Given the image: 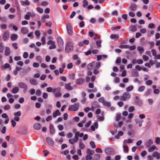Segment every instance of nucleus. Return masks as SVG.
Segmentation results:
<instances>
[{"instance_id": "obj_45", "label": "nucleus", "mask_w": 160, "mask_h": 160, "mask_svg": "<svg viewBox=\"0 0 160 160\" xmlns=\"http://www.w3.org/2000/svg\"><path fill=\"white\" fill-rule=\"evenodd\" d=\"M35 35L37 36V38H39V36L40 35V32L39 30L36 31L35 32Z\"/></svg>"}, {"instance_id": "obj_8", "label": "nucleus", "mask_w": 160, "mask_h": 160, "mask_svg": "<svg viewBox=\"0 0 160 160\" xmlns=\"http://www.w3.org/2000/svg\"><path fill=\"white\" fill-rule=\"evenodd\" d=\"M57 42L60 47H63V42L62 39L60 37L57 38Z\"/></svg>"}, {"instance_id": "obj_63", "label": "nucleus", "mask_w": 160, "mask_h": 160, "mask_svg": "<svg viewBox=\"0 0 160 160\" xmlns=\"http://www.w3.org/2000/svg\"><path fill=\"white\" fill-rule=\"evenodd\" d=\"M28 53L27 52H24L23 55V58L25 59H26L28 58Z\"/></svg>"}, {"instance_id": "obj_19", "label": "nucleus", "mask_w": 160, "mask_h": 160, "mask_svg": "<svg viewBox=\"0 0 160 160\" xmlns=\"http://www.w3.org/2000/svg\"><path fill=\"white\" fill-rule=\"evenodd\" d=\"M29 82L31 84L34 85H36L38 84L36 80L33 78H31Z\"/></svg>"}, {"instance_id": "obj_17", "label": "nucleus", "mask_w": 160, "mask_h": 160, "mask_svg": "<svg viewBox=\"0 0 160 160\" xmlns=\"http://www.w3.org/2000/svg\"><path fill=\"white\" fill-rule=\"evenodd\" d=\"M78 141V139L75 137L74 138H72L69 139L68 142L71 144H73L77 142Z\"/></svg>"}, {"instance_id": "obj_59", "label": "nucleus", "mask_w": 160, "mask_h": 160, "mask_svg": "<svg viewBox=\"0 0 160 160\" xmlns=\"http://www.w3.org/2000/svg\"><path fill=\"white\" fill-rule=\"evenodd\" d=\"M53 89L52 87H49L46 88V91L48 92H53Z\"/></svg>"}, {"instance_id": "obj_28", "label": "nucleus", "mask_w": 160, "mask_h": 160, "mask_svg": "<svg viewBox=\"0 0 160 160\" xmlns=\"http://www.w3.org/2000/svg\"><path fill=\"white\" fill-rule=\"evenodd\" d=\"M10 53V50L9 48L6 47L5 51V54L6 56H9Z\"/></svg>"}, {"instance_id": "obj_6", "label": "nucleus", "mask_w": 160, "mask_h": 160, "mask_svg": "<svg viewBox=\"0 0 160 160\" xmlns=\"http://www.w3.org/2000/svg\"><path fill=\"white\" fill-rule=\"evenodd\" d=\"M67 29L68 34L69 35H72V34L73 32L72 26L70 24L68 23L67 24Z\"/></svg>"}, {"instance_id": "obj_11", "label": "nucleus", "mask_w": 160, "mask_h": 160, "mask_svg": "<svg viewBox=\"0 0 160 160\" xmlns=\"http://www.w3.org/2000/svg\"><path fill=\"white\" fill-rule=\"evenodd\" d=\"M85 81L84 79L83 78H79L76 80V83L78 85H82L83 84Z\"/></svg>"}, {"instance_id": "obj_58", "label": "nucleus", "mask_w": 160, "mask_h": 160, "mask_svg": "<svg viewBox=\"0 0 160 160\" xmlns=\"http://www.w3.org/2000/svg\"><path fill=\"white\" fill-rule=\"evenodd\" d=\"M101 42H102L100 40H98L96 41V44L98 47H101Z\"/></svg>"}, {"instance_id": "obj_62", "label": "nucleus", "mask_w": 160, "mask_h": 160, "mask_svg": "<svg viewBox=\"0 0 160 160\" xmlns=\"http://www.w3.org/2000/svg\"><path fill=\"white\" fill-rule=\"evenodd\" d=\"M29 92L31 95H33L35 93V90L34 89L32 88L29 90Z\"/></svg>"}, {"instance_id": "obj_2", "label": "nucleus", "mask_w": 160, "mask_h": 160, "mask_svg": "<svg viewBox=\"0 0 160 160\" xmlns=\"http://www.w3.org/2000/svg\"><path fill=\"white\" fill-rule=\"evenodd\" d=\"M72 44L70 42H68L66 46L65 51L67 52H71L72 50Z\"/></svg>"}, {"instance_id": "obj_61", "label": "nucleus", "mask_w": 160, "mask_h": 160, "mask_svg": "<svg viewBox=\"0 0 160 160\" xmlns=\"http://www.w3.org/2000/svg\"><path fill=\"white\" fill-rule=\"evenodd\" d=\"M160 142V138L158 137L156 138L155 142L157 144H159Z\"/></svg>"}, {"instance_id": "obj_64", "label": "nucleus", "mask_w": 160, "mask_h": 160, "mask_svg": "<svg viewBox=\"0 0 160 160\" xmlns=\"http://www.w3.org/2000/svg\"><path fill=\"white\" fill-rule=\"evenodd\" d=\"M147 154V152L145 150L142 151L141 153V156L142 157H144Z\"/></svg>"}, {"instance_id": "obj_16", "label": "nucleus", "mask_w": 160, "mask_h": 160, "mask_svg": "<svg viewBox=\"0 0 160 160\" xmlns=\"http://www.w3.org/2000/svg\"><path fill=\"white\" fill-rule=\"evenodd\" d=\"M95 68L94 62H93L88 64L87 66V68L89 70H92Z\"/></svg>"}, {"instance_id": "obj_18", "label": "nucleus", "mask_w": 160, "mask_h": 160, "mask_svg": "<svg viewBox=\"0 0 160 160\" xmlns=\"http://www.w3.org/2000/svg\"><path fill=\"white\" fill-rule=\"evenodd\" d=\"M41 125L38 123H36L33 125V128L37 130L40 129L41 128Z\"/></svg>"}, {"instance_id": "obj_56", "label": "nucleus", "mask_w": 160, "mask_h": 160, "mask_svg": "<svg viewBox=\"0 0 160 160\" xmlns=\"http://www.w3.org/2000/svg\"><path fill=\"white\" fill-rule=\"evenodd\" d=\"M151 52L152 53V55L154 56L155 57L157 55V52L154 49H152L151 50Z\"/></svg>"}, {"instance_id": "obj_51", "label": "nucleus", "mask_w": 160, "mask_h": 160, "mask_svg": "<svg viewBox=\"0 0 160 160\" xmlns=\"http://www.w3.org/2000/svg\"><path fill=\"white\" fill-rule=\"evenodd\" d=\"M121 118V115L119 113H117L116 115V120L118 121Z\"/></svg>"}, {"instance_id": "obj_5", "label": "nucleus", "mask_w": 160, "mask_h": 160, "mask_svg": "<svg viewBox=\"0 0 160 160\" xmlns=\"http://www.w3.org/2000/svg\"><path fill=\"white\" fill-rule=\"evenodd\" d=\"M18 86L20 88H23L24 91H26L28 89L27 85L23 82H20L19 83Z\"/></svg>"}, {"instance_id": "obj_35", "label": "nucleus", "mask_w": 160, "mask_h": 160, "mask_svg": "<svg viewBox=\"0 0 160 160\" xmlns=\"http://www.w3.org/2000/svg\"><path fill=\"white\" fill-rule=\"evenodd\" d=\"M145 88V87L144 86H142L139 87L138 89V91L139 92H142L144 91Z\"/></svg>"}, {"instance_id": "obj_60", "label": "nucleus", "mask_w": 160, "mask_h": 160, "mask_svg": "<svg viewBox=\"0 0 160 160\" xmlns=\"http://www.w3.org/2000/svg\"><path fill=\"white\" fill-rule=\"evenodd\" d=\"M55 42L52 40H49L47 42V44L48 45H55Z\"/></svg>"}, {"instance_id": "obj_14", "label": "nucleus", "mask_w": 160, "mask_h": 160, "mask_svg": "<svg viewBox=\"0 0 160 160\" xmlns=\"http://www.w3.org/2000/svg\"><path fill=\"white\" fill-rule=\"evenodd\" d=\"M153 143V141L151 139H149L145 142V145L147 148H148Z\"/></svg>"}, {"instance_id": "obj_15", "label": "nucleus", "mask_w": 160, "mask_h": 160, "mask_svg": "<svg viewBox=\"0 0 160 160\" xmlns=\"http://www.w3.org/2000/svg\"><path fill=\"white\" fill-rule=\"evenodd\" d=\"M9 37V33L7 31L5 32L3 35V39L6 41V40Z\"/></svg>"}, {"instance_id": "obj_38", "label": "nucleus", "mask_w": 160, "mask_h": 160, "mask_svg": "<svg viewBox=\"0 0 160 160\" xmlns=\"http://www.w3.org/2000/svg\"><path fill=\"white\" fill-rule=\"evenodd\" d=\"M75 74L72 73L68 75L69 78L72 80H73L75 79Z\"/></svg>"}, {"instance_id": "obj_47", "label": "nucleus", "mask_w": 160, "mask_h": 160, "mask_svg": "<svg viewBox=\"0 0 160 160\" xmlns=\"http://www.w3.org/2000/svg\"><path fill=\"white\" fill-rule=\"evenodd\" d=\"M119 47L121 48H128L129 45H120Z\"/></svg>"}, {"instance_id": "obj_57", "label": "nucleus", "mask_w": 160, "mask_h": 160, "mask_svg": "<svg viewBox=\"0 0 160 160\" xmlns=\"http://www.w3.org/2000/svg\"><path fill=\"white\" fill-rule=\"evenodd\" d=\"M152 83V81L151 80L147 81L146 82V84L148 85H151Z\"/></svg>"}, {"instance_id": "obj_20", "label": "nucleus", "mask_w": 160, "mask_h": 160, "mask_svg": "<svg viewBox=\"0 0 160 160\" xmlns=\"http://www.w3.org/2000/svg\"><path fill=\"white\" fill-rule=\"evenodd\" d=\"M61 112L58 110H57L56 111L54 112L52 114L53 117L54 118H56L57 116L61 115Z\"/></svg>"}, {"instance_id": "obj_40", "label": "nucleus", "mask_w": 160, "mask_h": 160, "mask_svg": "<svg viewBox=\"0 0 160 160\" xmlns=\"http://www.w3.org/2000/svg\"><path fill=\"white\" fill-rule=\"evenodd\" d=\"M83 7L84 8L86 7L88 4V2L86 0H83L82 2Z\"/></svg>"}, {"instance_id": "obj_48", "label": "nucleus", "mask_w": 160, "mask_h": 160, "mask_svg": "<svg viewBox=\"0 0 160 160\" xmlns=\"http://www.w3.org/2000/svg\"><path fill=\"white\" fill-rule=\"evenodd\" d=\"M57 128L60 131H62L64 129L63 126L61 124H59L57 126Z\"/></svg>"}, {"instance_id": "obj_4", "label": "nucleus", "mask_w": 160, "mask_h": 160, "mask_svg": "<svg viewBox=\"0 0 160 160\" xmlns=\"http://www.w3.org/2000/svg\"><path fill=\"white\" fill-rule=\"evenodd\" d=\"M60 89L59 88L53 89V92L56 97H59L61 96Z\"/></svg>"}, {"instance_id": "obj_53", "label": "nucleus", "mask_w": 160, "mask_h": 160, "mask_svg": "<svg viewBox=\"0 0 160 160\" xmlns=\"http://www.w3.org/2000/svg\"><path fill=\"white\" fill-rule=\"evenodd\" d=\"M123 148L124 151L125 152H128V147L127 145H124L123 146Z\"/></svg>"}, {"instance_id": "obj_26", "label": "nucleus", "mask_w": 160, "mask_h": 160, "mask_svg": "<svg viewBox=\"0 0 160 160\" xmlns=\"http://www.w3.org/2000/svg\"><path fill=\"white\" fill-rule=\"evenodd\" d=\"M129 29L130 31L133 32H136L137 30V28L134 25H132L130 26Z\"/></svg>"}, {"instance_id": "obj_42", "label": "nucleus", "mask_w": 160, "mask_h": 160, "mask_svg": "<svg viewBox=\"0 0 160 160\" xmlns=\"http://www.w3.org/2000/svg\"><path fill=\"white\" fill-rule=\"evenodd\" d=\"M24 18L26 20H29L30 18V12H28L27 14L25 15L24 16Z\"/></svg>"}, {"instance_id": "obj_33", "label": "nucleus", "mask_w": 160, "mask_h": 160, "mask_svg": "<svg viewBox=\"0 0 160 160\" xmlns=\"http://www.w3.org/2000/svg\"><path fill=\"white\" fill-rule=\"evenodd\" d=\"M94 64H95V68L97 69L101 67V63L100 62H96L94 61Z\"/></svg>"}, {"instance_id": "obj_41", "label": "nucleus", "mask_w": 160, "mask_h": 160, "mask_svg": "<svg viewBox=\"0 0 160 160\" xmlns=\"http://www.w3.org/2000/svg\"><path fill=\"white\" fill-rule=\"evenodd\" d=\"M94 151H92L89 149H87V153L88 154H89L90 155H92L94 154Z\"/></svg>"}, {"instance_id": "obj_21", "label": "nucleus", "mask_w": 160, "mask_h": 160, "mask_svg": "<svg viewBox=\"0 0 160 160\" xmlns=\"http://www.w3.org/2000/svg\"><path fill=\"white\" fill-rule=\"evenodd\" d=\"M152 156L153 157H156L158 159L160 158V154L157 151L154 152L152 154Z\"/></svg>"}, {"instance_id": "obj_13", "label": "nucleus", "mask_w": 160, "mask_h": 160, "mask_svg": "<svg viewBox=\"0 0 160 160\" xmlns=\"http://www.w3.org/2000/svg\"><path fill=\"white\" fill-rule=\"evenodd\" d=\"M84 134L83 133H80L78 131L77 132L75 135V137L77 138L78 140L79 139V137L82 138Z\"/></svg>"}, {"instance_id": "obj_39", "label": "nucleus", "mask_w": 160, "mask_h": 160, "mask_svg": "<svg viewBox=\"0 0 160 160\" xmlns=\"http://www.w3.org/2000/svg\"><path fill=\"white\" fill-rule=\"evenodd\" d=\"M98 101L102 103L103 105L105 103L106 101L104 100V98L103 97H101L99 98L98 100Z\"/></svg>"}, {"instance_id": "obj_43", "label": "nucleus", "mask_w": 160, "mask_h": 160, "mask_svg": "<svg viewBox=\"0 0 160 160\" xmlns=\"http://www.w3.org/2000/svg\"><path fill=\"white\" fill-rule=\"evenodd\" d=\"M135 110V108L133 106H130L128 109V111L129 112H132L134 111Z\"/></svg>"}, {"instance_id": "obj_37", "label": "nucleus", "mask_w": 160, "mask_h": 160, "mask_svg": "<svg viewBox=\"0 0 160 160\" xmlns=\"http://www.w3.org/2000/svg\"><path fill=\"white\" fill-rule=\"evenodd\" d=\"M20 2L21 5L23 6L28 5H29V2L27 0L25 1H21Z\"/></svg>"}, {"instance_id": "obj_46", "label": "nucleus", "mask_w": 160, "mask_h": 160, "mask_svg": "<svg viewBox=\"0 0 160 160\" xmlns=\"http://www.w3.org/2000/svg\"><path fill=\"white\" fill-rule=\"evenodd\" d=\"M142 58L145 61H147L148 60L149 58L148 56L146 55H143L142 57Z\"/></svg>"}, {"instance_id": "obj_32", "label": "nucleus", "mask_w": 160, "mask_h": 160, "mask_svg": "<svg viewBox=\"0 0 160 160\" xmlns=\"http://www.w3.org/2000/svg\"><path fill=\"white\" fill-rule=\"evenodd\" d=\"M46 141L50 144L51 145L53 144V140L50 138L47 137L46 138Z\"/></svg>"}, {"instance_id": "obj_50", "label": "nucleus", "mask_w": 160, "mask_h": 160, "mask_svg": "<svg viewBox=\"0 0 160 160\" xmlns=\"http://www.w3.org/2000/svg\"><path fill=\"white\" fill-rule=\"evenodd\" d=\"M37 61L41 63L42 61V58L40 56H38L36 57Z\"/></svg>"}, {"instance_id": "obj_31", "label": "nucleus", "mask_w": 160, "mask_h": 160, "mask_svg": "<svg viewBox=\"0 0 160 160\" xmlns=\"http://www.w3.org/2000/svg\"><path fill=\"white\" fill-rule=\"evenodd\" d=\"M155 145H153L148 149V151L149 152H151L153 151L156 148Z\"/></svg>"}, {"instance_id": "obj_22", "label": "nucleus", "mask_w": 160, "mask_h": 160, "mask_svg": "<svg viewBox=\"0 0 160 160\" xmlns=\"http://www.w3.org/2000/svg\"><path fill=\"white\" fill-rule=\"evenodd\" d=\"M129 8L131 10L135 11L137 8V6L136 5L134 4H132Z\"/></svg>"}, {"instance_id": "obj_10", "label": "nucleus", "mask_w": 160, "mask_h": 160, "mask_svg": "<svg viewBox=\"0 0 160 160\" xmlns=\"http://www.w3.org/2000/svg\"><path fill=\"white\" fill-rule=\"evenodd\" d=\"M135 121L136 124H138L139 127H141L142 126V123L143 122V120L140 119L139 118L135 119Z\"/></svg>"}, {"instance_id": "obj_52", "label": "nucleus", "mask_w": 160, "mask_h": 160, "mask_svg": "<svg viewBox=\"0 0 160 160\" xmlns=\"http://www.w3.org/2000/svg\"><path fill=\"white\" fill-rule=\"evenodd\" d=\"M13 114L14 116H16L19 117L21 115V113L20 111H19L17 112L14 113Z\"/></svg>"}, {"instance_id": "obj_12", "label": "nucleus", "mask_w": 160, "mask_h": 160, "mask_svg": "<svg viewBox=\"0 0 160 160\" xmlns=\"http://www.w3.org/2000/svg\"><path fill=\"white\" fill-rule=\"evenodd\" d=\"M49 128L50 129V133L52 135L55 132V130L53 125L52 124H50Z\"/></svg>"}, {"instance_id": "obj_54", "label": "nucleus", "mask_w": 160, "mask_h": 160, "mask_svg": "<svg viewBox=\"0 0 160 160\" xmlns=\"http://www.w3.org/2000/svg\"><path fill=\"white\" fill-rule=\"evenodd\" d=\"M150 89H148L147 90L145 93L144 95L145 96H148L150 95Z\"/></svg>"}, {"instance_id": "obj_27", "label": "nucleus", "mask_w": 160, "mask_h": 160, "mask_svg": "<svg viewBox=\"0 0 160 160\" xmlns=\"http://www.w3.org/2000/svg\"><path fill=\"white\" fill-rule=\"evenodd\" d=\"M18 36L17 34H12L11 37V38L12 41L16 40L18 38Z\"/></svg>"}, {"instance_id": "obj_36", "label": "nucleus", "mask_w": 160, "mask_h": 160, "mask_svg": "<svg viewBox=\"0 0 160 160\" xmlns=\"http://www.w3.org/2000/svg\"><path fill=\"white\" fill-rule=\"evenodd\" d=\"M85 147V145L82 142H80L79 144V148L80 149H83Z\"/></svg>"}, {"instance_id": "obj_49", "label": "nucleus", "mask_w": 160, "mask_h": 160, "mask_svg": "<svg viewBox=\"0 0 160 160\" xmlns=\"http://www.w3.org/2000/svg\"><path fill=\"white\" fill-rule=\"evenodd\" d=\"M136 102L138 105L139 106H141L142 104V101L140 99H137Z\"/></svg>"}, {"instance_id": "obj_9", "label": "nucleus", "mask_w": 160, "mask_h": 160, "mask_svg": "<svg viewBox=\"0 0 160 160\" xmlns=\"http://www.w3.org/2000/svg\"><path fill=\"white\" fill-rule=\"evenodd\" d=\"M132 63L134 64H142L143 62V61L141 59H138L137 60L135 58H134L132 59Z\"/></svg>"}, {"instance_id": "obj_29", "label": "nucleus", "mask_w": 160, "mask_h": 160, "mask_svg": "<svg viewBox=\"0 0 160 160\" xmlns=\"http://www.w3.org/2000/svg\"><path fill=\"white\" fill-rule=\"evenodd\" d=\"M19 91V88L18 87H15L12 90V92L13 93L15 94L17 93Z\"/></svg>"}, {"instance_id": "obj_34", "label": "nucleus", "mask_w": 160, "mask_h": 160, "mask_svg": "<svg viewBox=\"0 0 160 160\" xmlns=\"http://www.w3.org/2000/svg\"><path fill=\"white\" fill-rule=\"evenodd\" d=\"M110 38L112 39H116L117 40L119 38L117 34H112L110 36Z\"/></svg>"}, {"instance_id": "obj_55", "label": "nucleus", "mask_w": 160, "mask_h": 160, "mask_svg": "<svg viewBox=\"0 0 160 160\" xmlns=\"http://www.w3.org/2000/svg\"><path fill=\"white\" fill-rule=\"evenodd\" d=\"M37 10L40 13H42L43 12V9L40 7L37 8Z\"/></svg>"}, {"instance_id": "obj_30", "label": "nucleus", "mask_w": 160, "mask_h": 160, "mask_svg": "<svg viewBox=\"0 0 160 160\" xmlns=\"http://www.w3.org/2000/svg\"><path fill=\"white\" fill-rule=\"evenodd\" d=\"M133 86L132 85H131L126 88V90L127 91V92H129L132 91L133 89Z\"/></svg>"}, {"instance_id": "obj_1", "label": "nucleus", "mask_w": 160, "mask_h": 160, "mask_svg": "<svg viewBox=\"0 0 160 160\" xmlns=\"http://www.w3.org/2000/svg\"><path fill=\"white\" fill-rule=\"evenodd\" d=\"M131 97V94L128 92H125L122 96L120 97V99L122 101H128Z\"/></svg>"}, {"instance_id": "obj_3", "label": "nucleus", "mask_w": 160, "mask_h": 160, "mask_svg": "<svg viewBox=\"0 0 160 160\" xmlns=\"http://www.w3.org/2000/svg\"><path fill=\"white\" fill-rule=\"evenodd\" d=\"M79 104L78 103H76L73 105H70L68 108L69 111L72 110L73 111H76L78 109Z\"/></svg>"}, {"instance_id": "obj_44", "label": "nucleus", "mask_w": 160, "mask_h": 160, "mask_svg": "<svg viewBox=\"0 0 160 160\" xmlns=\"http://www.w3.org/2000/svg\"><path fill=\"white\" fill-rule=\"evenodd\" d=\"M90 144L91 146V147L93 148H95L96 146L93 141H91L90 142Z\"/></svg>"}, {"instance_id": "obj_23", "label": "nucleus", "mask_w": 160, "mask_h": 160, "mask_svg": "<svg viewBox=\"0 0 160 160\" xmlns=\"http://www.w3.org/2000/svg\"><path fill=\"white\" fill-rule=\"evenodd\" d=\"M132 76L133 77H137L139 76L138 72L136 70H133L132 72Z\"/></svg>"}, {"instance_id": "obj_7", "label": "nucleus", "mask_w": 160, "mask_h": 160, "mask_svg": "<svg viewBox=\"0 0 160 160\" xmlns=\"http://www.w3.org/2000/svg\"><path fill=\"white\" fill-rule=\"evenodd\" d=\"M105 151L106 154L108 155L112 154L114 152L113 149L110 148H106Z\"/></svg>"}, {"instance_id": "obj_24", "label": "nucleus", "mask_w": 160, "mask_h": 160, "mask_svg": "<svg viewBox=\"0 0 160 160\" xmlns=\"http://www.w3.org/2000/svg\"><path fill=\"white\" fill-rule=\"evenodd\" d=\"M65 87L68 90H71L73 89L72 87L71 86V84L70 83L65 84Z\"/></svg>"}, {"instance_id": "obj_25", "label": "nucleus", "mask_w": 160, "mask_h": 160, "mask_svg": "<svg viewBox=\"0 0 160 160\" xmlns=\"http://www.w3.org/2000/svg\"><path fill=\"white\" fill-rule=\"evenodd\" d=\"M21 31L23 34H27L28 32V29L25 27H23L21 28Z\"/></svg>"}]
</instances>
